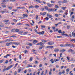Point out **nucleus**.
Wrapping results in <instances>:
<instances>
[{"mask_svg": "<svg viewBox=\"0 0 75 75\" xmlns=\"http://www.w3.org/2000/svg\"><path fill=\"white\" fill-rule=\"evenodd\" d=\"M11 37H16V36L13 35V36H11L10 37V38H11Z\"/></svg>", "mask_w": 75, "mask_h": 75, "instance_id": "obj_37", "label": "nucleus"}, {"mask_svg": "<svg viewBox=\"0 0 75 75\" xmlns=\"http://www.w3.org/2000/svg\"><path fill=\"white\" fill-rule=\"evenodd\" d=\"M33 6H29V8H33Z\"/></svg>", "mask_w": 75, "mask_h": 75, "instance_id": "obj_53", "label": "nucleus"}, {"mask_svg": "<svg viewBox=\"0 0 75 75\" xmlns=\"http://www.w3.org/2000/svg\"><path fill=\"white\" fill-rule=\"evenodd\" d=\"M8 60H6L5 62L6 64H7L8 63Z\"/></svg>", "mask_w": 75, "mask_h": 75, "instance_id": "obj_63", "label": "nucleus"}, {"mask_svg": "<svg viewBox=\"0 0 75 75\" xmlns=\"http://www.w3.org/2000/svg\"><path fill=\"white\" fill-rule=\"evenodd\" d=\"M28 34V32H24L23 33V35H26V34Z\"/></svg>", "mask_w": 75, "mask_h": 75, "instance_id": "obj_30", "label": "nucleus"}, {"mask_svg": "<svg viewBox=\"0 0 75 75\" xmlns=\"http://www.w3.org/2000/svg\"><path fill=\"white\" fill-rule=\"evenodd\" d=\"M12 11L14 12H16L17 11V9H13Z\"/></svg>", "mask_w": 75, "mask_h": 75, "instance_id": "obj_33", "label": "nucleus"}, {"mask_svg": "<svg viewBox=\"0 0 75 75\" xmlns=\"http://www.w3.org/2000/svg\"><path fill=\"white\" fill-rule=\"evenodd\" d=\"M71 41H74V42H75V39H72L71 40Z\"/></svg>", "mask_w": 75, "mask_h": 75, "instance_id": "obj_62", "label": "nucleus"}, {"mask_svg": "<svg viewBox=\"0 0 75 75\" xmlns=\"http://www.w3.org/2000/svg\"><path fill=\"white\" fill-rule=\"evenodd\" d=\"M19 58L20 59H21V55H20Z\"/></svg>", "mask_w": 75, "mask_h": 75, "instance_id": "obj_50", "label": "nucleus"}, {"mask_svg": "<svg viewBox=\"0 0 75 75\" xmlns=\"http://www.w3.org/2000/svg\"><path fill=\"white\" fill-rule=\"evenodd\" d=\"M21 71V69H19L18 70V72H20Z\"/></svg>", "mask_w": 75, "mask_h": 75, "instance_id": "obj_32", "label": "nucleus"}, {"mask_svg": "<svg viewBox=\"0 0 75 75\" xmlns=\"http://www.w3.org/2000/svg\"><path fill=\"white\" fill-rule=\"evenodd\" d=\"M4 61V60L3 59L1 60L0 61V63H2V62H3Z\"/></svg>", "mask_w": 75, "mask_h": 75, "instance_id": "obj_35", "label": "nucleus"}, {"mask_svg": "<svg viewBox=\"0 0 75 75\" xmlns=\"http://www.w3.org/2000/svg\"><path fill=\"white\" fill-rule=\"evenodd\" d=\"M29 67H33V66L29 64L28 65V66L26 67V68H29Z\"/></svg>", "mask_w": 75, "mask_h": 75, "instance_id": "obj_11", "label": "nucleus"}, {"mask_svg": "<svg viewBox=\"0 0 75 75\" xmlns=\"http://www.w3.org/2000/svg\"><path fill=\"white\" fill-rule=\"evenodd\" d=\"M65 70H63L62 71V74H65Z\"/></svg>", "mask_w": 75, "mask_h": 75, "instance_id": "obj_61", "label": "nucleus"}, {"mask_svg": "<svg viewBox=\"0 0 75 75\" xmlns=\"http://www.w3.org/2000/svg\"><path fill=\"white\" fill-rule=\"evenodd\" d=\"M15 45H18L19 44V43L18 42H14L13 43Z\"/></svg>", "mask_w": 75, "mask_h": 75, "instance_id": "obj_16", "label": "nucleus"}, {"mask_svg": "<svg viewBox=\"0 0 75 75\" xmlns=\"http://www.w3.org/2000/svg\"><path fill=\"white\" fill-rule=\"evenodd\" d=\"M44 47H45V45H41L39 47V50H41V49H42V48H44Z\"/></svg>", "mask_w": 75, "mask_h": 75, "instance_id": "obj_4", "label": "nucleus"}, {"mask_svg": "<svg viewBox=\"0 0 75 75\" xmlns=\"http://www.w3.org/2000/svg\"><path fill=\"white\" fill-rule=\"evenodd\" d=\"M26 62L27 61L25 60L23 62V63H24V64H25V65H26V64H27V63Z\"/></svg>", "mask_w": 75, "mask_h": 75, "instance_id": "obj_23", "label": "nucleus"}, {"mask_svg": "<svg viewBox=\"0 0 75 75\" xmlns=\"http://www.w3.org/2000/svg\"><path fill=\"white\" fill-rule=\"evenodd\" d=\"M9 21V20H4L3 21L4 23H5V24H6V25H7V24H10V22L8 23V22Z\"/></svg>", "mask_w": 75, "mask_h": 75, "instance_id": "obj_2", "label": "nucleus"}, {"mask_svg": "<svg viewBox=\"0 0 75 75\" xmlns=\"http://www.w3.org/2000/svg\"><path fill=\"white\" fill-rule=\"evenodd\" d=\"M40 10L41 11H44V8H42L40 9Z\"/></svg>", "mask_w": 75, "mask_h": 75, "instance_id": "obj_46", "label": "nucleus"}, {"mask_svg": "<svg viewBox=\"0 0 75 75\" xmlns=\"http://www.w3.org/2000/svg\"><path fill=\"white\" fill-rule=\"evenodd\" d=\"M55 17H58V15L57 14H56L55 15Z\"/></svg>", "mask_w": 75, "mask_h": 75, "instance_id": "obj_49", "label": "nucleus"}, {"mask_svg": "<svg viewBox=\"0 0 75 75\" xmlns=\"http://www.w3.org/2000/svg\"><path fill=\"white\" fill-rule=\"evenodd\" d=\"M27 45H30V46H32L33 45L32 44L30 43H27Z\"/></svg>", "mask_w": 75, "mask_h": 75, "instance_id": "obj_12", "label": "nucleus"}, {"mask_svg": "<svg viewBox=\"0 0 75 75\" xmlns=\"http://www.w3.org/2000/svg\"><path fill=\"white\" fill-rule=\"evenodd\" d=\"M52 54H50L49 55V58H51V56H52Z\"/></svg>", "mask_w": 75, "mask_h": 75, "instance_id": "obj_55", "label": "nucleus"}, {"mask_svg": "<svg viewBox=\"0 0 75 75\" xmlns=\"http://www.w3.org/2000/svg\"><path fill=\"white\" fill-rule=\"evenodd\" d=\"M38 18V16H36V20H37Z\"/></svg>", "mask_w": 75, "mask_h": 75, "instance_id": "obj_60", "label": "nucleus"}, {"mask_svg": "<svg viewBox=\"0 0 75 75\" xmlns=\"http://www.w3.org/2000/svg\"><path fill=\"white\" fill-rule=\"evenodd\" d=\"M54 6V5L53 4H50V7H53V6Z\"/></svg>", "mask_w": 75, "mask_h": 75, "instance_id": "obj_41", "label": "nucleus"}, {"mask_svg": "<svg viewBox=\"0 0 75 75\" xmlns=\"http://www.w3.org/2000/svg\"><path fill=\"white\" fill-rule=\"evenodd\" d=\"M61 33L62 34V35L63 36H64V35H65V36H66V37H69V35H67V34H65V32L64 31L61 32Z\"/></svg>", "mask_w": 75, "mask_h": 75, "instance_id": "obj_3", "label": "nucleus"}, {"mask_svg": "<svg viewBox=\"0 0 75 75\" xmlns=\"http://www.w3.org/2000/svg\"><path fill=\"white\" fill-rule=\"evenodd\" d=\"M58 12H59V13H62V12H63V11L61 10H60L58 11Z\"/></svg>", "mask_w": 75, "mask_h": 75, "instance_id": "obj_27", "label": "nucleus"}, {"mask_svg": "<svg viewBox=\"0 0 75 75\" xmlns=\"http://www.w3.org/2000/svg\"><path fill=\"white\" fill-rule=\"evenodd\" d=\"M41 28H45V27L44 25H42L41 26Z\"/></svg>", "mask_w": 75, "mask_h": 75, "instance_id": "obj_42", "label": "nucleus"}, {"mask_svg": "<svg viewBox=\"0 0 75 75\" xmlns=\"http://www.w3.org/2000/svg\"><path fill=\"white\" fill-rule=\"evenodd\" d=\"M54 51L56 52H58L59 51V49H58L55 48L54 50Z\"/></svg>", "mask_w": 75, "mask_h": 75, "instance_id": "obj_9", "label": "nucleus"}, {"mask_svg": "<svg viewBox=\"0 0 75 75\" xmlns=\"http://www.w3.org/2000/svg\"><path fill=\"white\" fill-rule=\"evenodd\" d=\"M0 27H4V26L3 25H0Z\"/></svg>", "mask_w": 75, "mask_h": 75, "instance_id": "obj_36", "label": "nucleus"}, {"mask_svg": "<svg viewBox=\"0 0 75 75\" xmlns=\"http://www.w3.org/2000/svg\"><path fill=\"white\" fill-rule=\"evenodd\" d=\"M42 42H47V41L43 40H42Z\"/></svg>", "mask_w": 75, "mask_h": 75, "instance_id": "obj_31", "label": "nucleus"}, {"mask_svg": "<svg viewBox=\"0 0 75 75\" xmlns=\"http://www.w3.org/2000/svg\"><path fill=\"white\" fill-rule=\"evenodd\" d=\"M33 59V58H32V57H31L30 58V59L29 60V61H30V62H31V61H32V60Z\"/></svg>", "mask_w": 75, "mask_h": 75, "instance_id": "obj_47", "label": "nucleus"}, {"mask_svg": "<svg viewBox=\"0 0 75 75\" xmlns=\"http://www.w3.org/2000/svg\"><path fill=\"white\" fill-rule=\"evenodd\" d=\"M26 48H27V49H29V48H30V46H26Z\"/></svg>", "mask_w": 75, "mask_h": 75, "instance_id": "obj_28", "label": "nucleus"}, {"mask_svg": "<svg viewBox=\"0 0 75 75\" xmlns=\"http://www.w3.org/2000/svg\"><path fill=\"white\" fill-rule=\"evenodd\" d=\"M22 23H17V25H22Z\"/></svg>", "mask_w": 75, "mask_h": 75, "instance_id": "obj_34", "label": "nucleus"}, {"mask_svg": "<svg viewBox=\"0 0 75 75\" xmlns=\"http://www.w3.org/2000/svg\"><path fill=\"white\" fill-rule=\"evenodd\" d=\"M65 51H66V50L63 49V50H60V52H62H62H64Z\"/></svg>", "mask_w": 75, "mask_h": 75, "instance_id": "obj_13", "label": "nucleus"}, {"mask_svg": "<svg viewBox=\"0 0 75 75\" xmlns=\"http://www.w3.org/2000/svg\"><path fill=\"white\" fill-rule=\"evenodd\" d=\"M67 29H69V28H71V27H70V26H69V25H67Z\"/></svg>", "mask_w": 75, "mask_h": 75, "instance_id": "obj_52", "label": "nucleus"}, {"mask_svg": "<svg viewBox=\"0 0 75 75\" xmlns=\"http://www.w3.org/2000/svg\"><path fill=\"white\" fill-rule=\"evenodd\" d=\"M45 10H48V7L45 6Z\"/></svg>", "mask_w": 75, "mask_h": 75, "instance_id": "obj_18", "label": "nucleus"}, {"mask_svg": "<svg viewBox=\"0 0 75 75\" xmlns=\"http://www.w3.org/2000/svg\"><path fill=\"white\" fill-rule=\"evenodd\" d=\"M61 37H62V36H57V38H61Z\"/></svg>", "mask_w": 75, "mask_h": 75, "instance_id": "obj_56", "label": "nucleus"}, {"mask_svg": "<svg viewBox=\"0 0 75 75\" xmlns=\"http://www.w3.org/2000/svg\"><path fill=\"white\" fill-rule=\"evenodd\" d=\"M27 52V50H25L24 51V52H25V54H26Z\"/></svg>", "mask_w": 75, "mask_h": 75, "instance_id": "obj_54", "label": "nucleus"}, {"mask_svg": "<svg viewBox=\"0 0 75 75\" xmlns=\"http://www.w3.org/2000/svg\"><path fill=\"white\" fill-rule=\"evenodd\" d=\"M68 1L66 0H64L63 1L62 3H67Z\"/></svg>", "mask_w": 75, "mask_h": 75, "instance_id": "obj_19", "label": "nucleus"}, {"mask_svg": "<svg viewBox=\"0 0 75 75\" xmlns=\"http://www.w3.org/2000/svg\"><path fill=\"white\" fill-rule=\"evenodd\" d=\"M1 6L2 7H3L4 8H5L6 7V6L4 5H2Z\"/></svg>", "mask_w": 75, "mask_h": 75, "instance_id": "obj_22", "label": "nucleus"}, {"mask_svg": "<svg viewBox=\"0 0 75 75\" xmlns=\"http://www.w3.org/2000/svg\"><path fill=\"white\" fill-rule=\"evenodd\" d=\"M57 3H62V1H59L57 2Z\"/></svg>", "mask_w": 75, "mask_h": 75, "instance_id": "obj_58", "label": "nucleus"}, {"mask_svg": "<svg viewBox=\"0 0 75 75\" xmlns=\"http://www.w3.org/2000/svg\"><path fill=\"white\" fill-rule=\"evenodd\" d=\"M4 11H4V13H6L7 11V9H4L3 10Z\"/></svg>", "mask_w": 75, "mask_h": 75, "instance_id": "obj_51", "label": "nucleus"}, {"mask_svg": "<svg viewBox=\"0 0 75 75\" xmlns=\"http://www.w3.org/2000/svg\"><path fill=\"white\" fill-rule=\"evenodd\" d=\"M38 41L36 40H35L33 41V44H36Z\"/></svg>", "mask_w": 75, "mask_h": 75, "instance_id": "obj_14", "label": "nucleus"}, {"mask_svg": "<svg viewBox=\"0 0 75 75\" xmlns=\"http://www.w3.org/2000/svg\"><path fill=\"white\" fill-rule=\"evenodd\" d=\"M11 43H12V42H10V43H7L6 44V45H7V46H9V45H10V44H11Z\"/></svg>", "mask_w": 75, "mask_h": 75, "instance_id": "obj_15", "label": "nucleus"}, {"mask_svg": "<svg viewBox=\"0 0 75 75\" xmlns=\"http://www.w3.org/2000/svg\"><path fill=\"white\" fill-rule=\"evenodd\" d=\"M55 7L56 8H59V7H58V5H55Z\"/></svg>", "mask_w": 75, "mask_h": 75, "instance_id": "obj_24", "label": "nucleus"}, {"mask_svg": "<svg viewBox=\"0 0 75 75\" xmlns=\"http://www.w3.org/2000/svg\"><path fill=\"white\" fill-rule=\"evenodd\" d=\"M53 59H51L50 60V61L51 62L52 64H53V63H54V61H53Z\"/></svg>", "mask_w": 75, "mask_h": 75, "instance_id": "obj_17", "label": "nucleus"}, {"mask_svg": "<svg viewBox=\"0 0 75 75\" xmlns=\"http://www.w3.org/2000/svg\"><path fill=\"white\" fill-rule=\"evenodd\" d=\"M60 47H65V45L62 44L60 45Z\"/></svg>", "mask_w": 75, "mask_h": 75, "instance_id": "obj_48", "label": "nucleus"}, {"mask_svg": "<svg viewBox=\"0 0 75 75\" xmlns=\"http://www.w3.org/2000/svg\"><path fill=\"white\" fill-rule=\"evenodd\" d=\"M45 19L46 20H49V18H48V17H47L45 18Z\"/></svg>", "mask_w": 75, "mask_h": 75, "instance_id": "obj_43", "label": "nucleus"}, {"mask_svg": "<svg viewBox=\"0 0 75 75\" xmlns=\"http://www.w3.org/2000/svg\"><path fill=\"white\" fill-rule=\"evenodd\" d=\"M72 14H74V12H71L70 13V16H71L72 15Z\"/></svg>", "mask_w": 75, "mask_h": 75, "instance_id": "obj_39", "label": "nucleus"}, {"mask_svg": "<svg viewBox=\"0 0 75 75\" xmlns=\"http://www.w3.org/2000/svg\"><path fill=\"white\" fill-rule=\"evenodd\" d=\"M47 11H49V12L51 11H54V9L52 8H48Z\"/></svg>", "mask_w": 75, "mask_h": 75, "instance_id": "obj_6", "label": "nucleus"}, {"mask_svg": "<svg viewBox=\"0 0 75 75\" xmlns=\"http://www.w3.org/2000/svg\"><path fill=\"white\" fill-rule=\"evenodd\" d=\"M15 31H16V33H18V32H19V30H18V29H16Z\"/></svg>", "mask_w": 75, "mask_h": 75, "instance_id": "obj_25", "label": "nucleus"}, {"mask_svg": "<svg viewBox=\"0 0 75 75\" xmlns=\"http://www.w3.org/2000/svg\"><path fill=\"white\" fill-rule=\"evenodd\" d=\"M41 75H44V71H42Z\"/></svg>", "mask_w": 75, "mask_h": 75, "instance_id": "obj_57", "label": "nucleus"}, {"mask_svg": "<svg viewBox=\"0 0 75 75\" xmlns=\"http://www.w3.org/2000/svg\"><path fill=\"white\" fill-rule=\"evenodd\" d=\"M54 44V42H48V45H53V44Z\"/></svg>", "mask_w": 75, "mask_h": 75, "instance_id": "obj_5", "label": "nucleus"}, {"mask_svg": "<svg viewBox=\"0 0 75 75\" xmlns=\"http://www.w3.org/2000/svg\"><path fill=\"white\" fill-rule=\"evenodd\" d=\"M47 4L48 7H50L51 4L49 3H47Z\"/></svg>", "mask_w": 75, "mask_h": 75, "instance_id": "obj_20", "label": "nucleus"}, {"mask_svg": "<svg viewBox=\"0 0 75 75\" xmlns=\"http://www.w3.org/2000/svg\"><path fill=\"white\" fill-rule=\"evenodd\" d=\"M74 51L72 49H70L68 50V52H74Z\"/></svg>", "mask_w": 75, "mask_h": 75, "instance_id": "obj_10", "label": "nucleus"}, {"mask_svg": "<svg viewBox=\"0 0 75 75\" xmlns=\"http://www.w3.org/2000/svg\"><path fill=\"white\" fill-rule=\"evenodd\" d=\"M23 18H25V17H28V15L26 14H23Z\"/></svg>", "mask_w": 75, "mask_h": 75, "instance_id": "obj_8", "label": "nucleus"}, {"mask_svg": "<svg viewBox=\"0 0 75 75\" xmlns=\"http://www.w3.org/2000/svg\"><path fill=\"white\" fill-rule=\"evenodd\" d=\"M43 44H44V43L42 42H39V45H43Z\"/></svg>", "mask_w": 75, "mask_h": 75, "instance_id": "obj_38", "label": "nucleus"}, {"mask_svg": "<svg viewBox=\"0 0 75 75\" xmlns=\"http://www.w3.org/2000/svg\"><path fill=\"white\" fill-rule=\"evenodd\" d=\"M47 4L48 7H50L51 4L49 3H47Z\"/></svg>", "mask_w": 75, "mask_h": 75, "instance_id": "obj_21", "label": "nucleus"}, {"mask_svg": "<svg viewBox=\"0 0 75 75\" xmlns=\"http://www.w3.org/2000/svg\"><path fill=\"white\" fill-rule=\"evenodd\" d=\"M39 7V6L38 5H35V8H38Z\"/></svg>", "mask_w": 75, "mask_h": 75, "instance_id": "obj_26", "label": "nucleus"}, {"mask_svg": "<svg viewBox=\"0 0 75 75\" xmlns=\"http://www.w3.org/2000/svg\"><path fill=\"white\" fill-rule=\"evenodd\" d=\"M14 65V64L11 65L8 67L6 69H3V72H4V71H8V70H9V69H10V68H12V67H13Z\"/></svg>", "mask_w": 75, "mask_h": 75, "instance_id": "obj_1", "label": "nucleus"}, {"mask_svg": "<svg viewBox=\"0 0 75 75\" xmlns=\"http://www.w3.org/2000/svg\"><path fill=\"white\" fill-rule=\"evenodd\" d=\"M11 55V54H8L6 55L5 56H4V58H7L8 57H9V56H10Z\"/></svg>", "mask_w": 75, "mask_h": 75, "instance_id": "obj_7", "label": "nucleus"}, {"mask_svg": "<svg viewBox=\"0 0 75 75\" xmlns=\"http://www.w3.org/2000/svg\"><path fill=\"white\" fill-rule=\"evenodd\" d=\"M41 32H37V33L38 34H39L40 35H41Z\"/></svg>", "mask_w": 75, "mask_h": 75, "instance_id": "obj_45", "label": "nucleus"}, {"mask_svg": "<svg viewBox=\"0 0 75 75\" xmlns=\"http://www.w3.org/2000/svg\"><path fill=\"white\" fill-rule=\"evenodd\" d=\"M13 21H14L15 22H16V23L17 21V20H16V19H13Z\"/></svg>", "mask_w": 75, "mask_h": 75, "instance_id": "obj_40", "label": "nucleus"}, {"mask_svg": "<svg viewBox=\"0 0 75 75\" xmlns=\"http://www.w3.org/2000/svg\"><path fill=\"white\" fill-rule=\"evenodd\" d=\"M66 71L67 72H69V69H67L66 70Z\"/></svg>", "mask_w": 75, "mask_h": 75, "instance_id": "obj_59", "label": "nucleus"}, {"mask_svg": "<svg viewBox=\"0 0 75 75\" xmlns=\"http://www.w3.org/2000/svg\"><path fill=\"white\" fill-rule=\"evenodd\" d=\"M58 32L59 34H60V33H61V30H58Z\"/></svg>", "mask_w": 75, "mask_h": 75, "instance_id": "obj_44", "label": "nucleus"}, {"mask_svg": "<svg viewBox=\"0 0 75 75\" xmlns=\"http://www.w3.org/2000/svg\"><path fill=\"white\" fill-rule=\"evenodd\" d=\"M8 8L10 9V10H11L12 8V7L11 6H8Z\"/></svg>", "mask_w": 75, "mask_h": 75, "instance_id": "obj_29", "label": "nucleus"}, {"mask_svg": "<svg viewBox=\"0 0 75 75\" xmlns=\"http://www.w3.org/2000/svg\"><path fill=\"white\" fill-rule=\"evenodd\" d=\"M51 74H52V73L51 71L49 72V74L50 75H51Z\"/></svg>", "mask_w": 75, "mask_h": 75, "instance_id": "obj_64", "label": "nucleus"}]
</instances>
